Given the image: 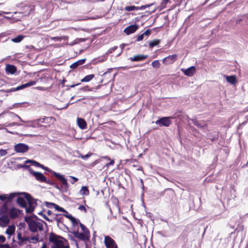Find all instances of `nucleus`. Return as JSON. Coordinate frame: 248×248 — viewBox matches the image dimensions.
<instances>
[{
    "label": "nucleus",
    "mask_w": 248,
    "mask_h": 248,
    "mask_svg": "<svg viewBox=\"0 0 248 248\" xmlns=\"http://www.w3.org/2000/svg\"><path fill=\"white\" fill-rule=\"evenodd\" d=\"M104 243L107 248H118L115 241L109 236L105 237Z\"/></svg>",
    "instance_id": "8"
},
{
    "label": "nucleus",
    "mask_w": 248,
    "mask_h": 248,
    "mask_svg": "<svg viewBox=\"0 0 248 248\" xmlns=\"http://www.w3.org/2000/svg\"><path fill=\"white\" fill-rule=\"evenodd\" d=\"M31 220H33L31 219V217L26 216L25 217V221L28 223V224H29V222Z\"/></svg>",
    "instance_id": "49"
},
{
    "label": "nucleus",
    "mask_w": 248,
    "mask_h": 248,
    "mask_svg": "<svg viewBox=\"0 0 248 248\" xmlns=\"http://www.w3.org/2000/svg\"><path fill=\"white\" fill-rule=\"evenodd\" d=\"M72 233L76 238L82 241H88L90 239V236L84 233L79 232L78 231H74Z\"/></svg>",
    "instance_id": "9"
},
{
    "label": "nucleus",
    "mask_w": 248,
    "mask_h": 248,
    "mask_svg": "<svg viewBox=\"0 0 248 248\" xmlns=\"http://www.w3.org/2000/svg\"><path fill=\"white\" fill-rule=\"evenodd\" d=\"M86 61V59H83L79 60L75 62H74L73 63H72L70 65V67L73 69H75V68H77L78 66L84 64Z\"/></svg>",
    "instance_id": "17"
},
{
    "label": "nucleus",
    "mask_w": 248,
    "mask_h": 248,
    "mask_svg": "<svg viewBox=\"0 0 248 248\" xmlns=\"http://www.w3.org/2000/svg\"><path fill=\"white\" fill-rule=\"evenodd\" d=\"M38 215H39L42 216L43 217V218H44L45 219H46V220H47V221H51V222H52V219H50L48 217H47L46 216V215L42 213V212H41H41H39V213H38Z\"/></svg>",
    "instance_id": "40"
},
{
    "label": "nucleus",
    "mask_w": 248,
    "mask_h": 248,
    "mask_svg": "<svg viewBox=\"0 0 248 248\" xmlns=\"http://www.w3.org/2000/svg\"><path fill=\"white\" fill-rule=\"evenodd\" d=\"M40 168L43 169L46 171H48L51 173L52 175L55 176L58 180H59L64 185V187L63 188V190H62V191H66L68 187V184L67 183V181L66 179L64 177V176L62 174H60L53 171L48 168V167L44 166L43 165L41 164Z\"/></svg>",
    "instance_id": "2"
},
{
    "label": "nucleus",
    "mask_w": 248,
    "mask_h": 248,
    "mask_svg": "<svg viewBox=\"0 0 248 248\" xmlns=\"http://www.w3.org/2000/svg\"><path fill=\"white\" fill-rule=\"evenodd\" d=\"M94 77V75L93 74H91L85 76L84 78H83L81 81L83 82H89L91 81L93 78Z\"/></svg>",
    "instance_id": "27"
},
{
    "label": "nucleus",
    "mask_w": 248,
    "mask_h": 248,
    "mask_svg": "<svg viewBox=\"0 0 248 248\" xmlns=\"http://www.w3.org/2000/svg\"><path fill=\"white\" fill-rule=\"evenodd\" d=\"M64 216L68 218L70 221L74 220H75V217H73L71 214H69L68 213L64 215Z\"/></svg>",
    "instance_id": "43"
},
{
    "label": "nucleus",
    "mask_w": 248,
    "mask_h": 248,
    "mask_svg": "<svg viewBox=\"0 0 248 248\" xmlns=\"http://www.w3.org/2000/svg\"><path fill=\"white\" fill-rule=\"evenodd\" d=\"M36 82L35 81H31L25 84H23L20 86H17L16 88H12L10 89H8L5 91V92L10 93L22 90L26 87H30L31 86L35 85Z\"/></svg>",
    "instance_id": "4"
},
{
    "label": "nucleus",
    "mask_w": 248,
    "mask_h": 248,
    "mask_svg": "<svg viewBox=\"0 0 248 248\" xmlns=\"http://www.w3.org/2000/svg\"><path fill=\"white\" fill-rule=\"evenodd\" d=\"M152 65L155 68H158L160 66V63L158 60H155L152 62Z\"/></svg>",
    "instance_id": "36"
},
{
    "label": "nucleus",
    "mask_w": 248,
    "mask_h": 248,
    "mask_svg": "<svg viewBox=\"0 0 248 248\" xmlns=\"http://www.w3.org/2000/svg\"><path fill=\"white\" fill-rule=\"evenodd\" d=\"M177 57L176 54L169 55L163 59V62L166 64L172 63L176 60Z\"/></svg>",
    "instance_id": "11"
},
{
    "label": "nucleus",
    "mask_w": 248,
    "mask_h": 248,
    "mask_svg": "<svg viewBox=\"0 0 248 248\" xmlns=\"http://www.w3.org/2000/svg\"><path fill=\"white\" fill-rule=\"evenodd\" d=\"M52 40L55 41H60L61 40V37H55L52 38Z\"/></svg>",
    "instance_id": "57"
},
{
    "label": "nucleus",
    "mask_w": 248,
    "mask_h": 248,
    "mask_svg": "<svg viewBox=\"0 0 248 248\" xmlns=\"http://www.w3.org/2000/svg\"><path fill=\"white\" fill-rule=\"evenodd\" d=\"M6 200H7V195H6V194L0 195V200H1L2 201H4Z\"/></svg>",
    "instance_id": "44"
},
{
    "label": "nucleus",
    "mask_w": 248,
    "mask_h": 248,
    "mask_svg": "<svg viewBox=\"0 0 248 248\" xmlns=\"http://www.w3.org/2000/svg\"><path fill=\"white\" fill-rule=\"evenodd\" d=\"M171 123L170 117H162L155 122V124L160 126H169Z\"/></svg>",
    "instance_id": "6"
},
{
    "label": "nucleus",
    "mask_w": 248,
    "mask_h": 248,
    "mask_svg": "<svg viewBox=\"0 0 248 248\" xmlns=\"http://www.w3.org/2000/svg\"><path fill=\"white\" fill-rule=\"evenodd\" d=\"M49 240L50 242L54 243L59 240L57 239V236L53 232H51L49 234Z\"/></svg>",
    "instance_id": "25"
},
{
    "label": "nucleus",
    "mask_w": 248,
    "mask_h": 248,
    "mask_svg": "<svg viewBox=\"0 0 248 248\" xmlns=\"http://www.w3.org/2000/svg\"><path fill=\"white\" fill-rule=\"evenodd\" d=\"M31 240L35 241V242H31L32 243H35L39 241V235L37 234L36 236L31 237L30 238Z\"/></svg>",
    "instance_id": "41"
},
{
    "label": "nucleus",
    "mask_w": 248,
    "mask_h": 248,
    "mask_svg": "<svg viewBox=\"0 0 248 248\" xmlns=\"http://www.w3.org/2000/svg\"><path fill=\"white\" fill-rule=\"evenodd\" d=\"M31 174L33 175L35 179L41 183H45L50 186H53L54 185V183L47 179L46 177L41 172L38 171H35L33 170H31Z\"/></svg>",
    "instance_id": "3"
},
{
    "label": "nucleus",
    "mask_w": 248,
    "mask_h": 248,
    "mask_svg": "<svg viewBox=\"0 0 248 248\" xmlns=\"http://www.w3.org/2000/svg\"><path fill=\"white\" fill-rule=\"evenodd\" d=\"M144 35L142 33L140 35H139L137 38V41H140L141 40H142L144 38Z\"/></svg>",
    "instance_id": "47"
},
{
    "label": "nucleus",
    "mask_w": 248,
    "mask_h": 248,
    "mask_svg": "<svg viewBox=\"0 0 248 248\" xmlns=\"http://www.w3.org/2000/svg\"><path fill=\"white\" fill-rule=\"evenodd\" d=\"M160 43V40L155 39L149 42V45L150 47L152 48L155 46L158 45Z\"/></svg>",
    "instance_id": "23"
},
{
    "label": "nucleus",
    "mask_w": 248,
    "mask_h": 248,
    "mask_svg": "<svg viewBox=\"0 0 248 248\" xmlns=\"http://www.w3.org/2000/svg\"><path fill=\"white\" fill-rule=\"evenodd\" d=\"M46 206L49 208H54L56 204L53 202H45Z\"/></svg>",
    "instance_id": "38"
},
{
    "label": "nucleus",
    "mask_w": 248,
    "mask_h": 248,
    "mask_svg": "<svg viewBox=\"0 0 248 248\" xmlns=\"http://www.w3.org/2000/svg\"><path fill=\"white\" fill-rule=\"evenodd\" d=\"M21 240L22 241V242H25V241H29L30 240V238L29 237H23L22 238V239H21Z\"/></svg>",
    "instance_id": "54"
},
{
    "label": "nucleus",
    "mask_w": 248,
    "mask_h": 248,
    "mask_svg": "<svg viewBox=\"0 0 248 248\" xmlns=\"http://www.w3.org/2000/svg\"><path fill=\"white\" fill-rule=\"evenodd\" d=\"M182 71L184 72L185 75L191 77L194 74L196 71V68L195 66H192L186 69H182Z\"/></svg>",
    "instance_id": "12"
},
{
    "label": "nucleus",
    "mask_w": 248,
    "mask_h": 248,
    "mask_svg": "<svg viewBox=\"0 0 248 248\" xmlns=\"http://www.w3.org/2000/svg\"><path fill=\"white\" fill-rule=\"evenodd\" d=\"M51 119H52L51 117H44V118L39 119L37 120L39 123L47 124V123H48L49 122H46L45 120H51Z\"/></svg>",
    "instance_id": "35"
},
{
    "label": "nucleus",
    "mask_w": 248,
    "mask_h": 248,
    "mask_svg": "<svg viewBox=\"0 0 248 248\" xmlns=\"http://www.w3.org/2000/svg\"><path fill=\"white\" fill-rule=\"evenodd\" d=\"M93 154V153H88L86 154V155H80V157L83 159V160H87L89 157H90Z\"/></svg>",
    "instance_id": "39"
},
{
    "label": "nucleus",
    "mask_w": 248,
    "mask_h": 248,
    "mask_svg": "<svg viewBox=\"0 0 248 248\" xmlns=\"http://www.w3.org/2000/svg\"><path fill=\"white\" fill-rule=\"evenodd\" d=\"M63 246V243L61 240H58L57 242L53 243V246L51 248H61Z\"/></svg>",
    "instance_id": "29"
},
{
    "label": "nucleus",
    "mask_w": 248,
    "mask_h": 248,
    "mask_svg": "<svg viewBox=\"0 0 248 248\" xmlns=\"http://www.w3.org/2000/svg\"><path fill=\"white\" fill-rule=\"evenodd\" d=\"M37 221L35 220H31L29 222V230L32 232H35L37 231Z\"/></svg>",
    "instance_id": "15"
},
{
    "label": "nucleus",
    "mask_w": 248,
    "mask_h": 248,
    "mask_svg": "<svg viewBox=\"0 0 248 248\" xmlns=\"http://www.w3.org/2000/svg\"><path fill=\"white\" fill-rule=\"evenodd\" d=\"M225 78L227 82L231 83V84H234L237 81L236 77L233 76H225Z\"/></svg>",
    "instance_id": "20"
},
{
    "label": "nucleus",
    "mask_w": 248,
    "mask_h": 248,
    "mask_svg": "<svg viewBox=\"0 0 248 248\" xmlns=\"http://www.w3.org/2000/svg\"><path fill=\"white\" fill-rule=\"evenodd\" d=\"M18 168H24L27 169L29 171L30 173H31V170H32V169L30 167V166L25 164H20L18 165Z\"/></svg>",
    "instance_id": "34"
},
{
    "label": "nucleus",
    "mask_w": 248,
    "mask_h": 248,
    "mask_svg": "<svg viewBox=\"0 0 248 248\" xmlns=\"http://www.w3.org/2000/svg\"><path fill=\"white\" fill-rule=\"evenodd\" d=\"M168 2H170V0H163V1H162V2L161 4H162V5H166V4L167 3H168Z\"/></svg>",
    "instance_id": "59"
},
{
    "label": "nucleus",
    "mask_w": 248,
    "mask_h": 248,
    "mask_svg": "<svg viewBox=\"0 0 248 248\" xmlns=\"http://www.w3.org/2000/svg\"><path fill=\"white\" fill-rule=\"evenodd\" d=\"M18 193L15 192L9 194L8 196H7V201L9 202H11L15 197L18 196Z\"/></svg>",
    "instance_id": "32"
},
{
    "label": "nucleus",
    "mask_w": 248,
    "mask_h": 248,
    "mask_svg": "<svg viewBox=\"0 0 248 248\" xmlns=\"http://www.w3.org/2000/svg\"><path fill=\"white\" fill-rule=\"evenodd\" d=\"M70 177L72 179V181H71V183L72 184H74L75 183L77 182L78 180V178L74 176H70Z\"/></svg>",
    "instance_id": "45"
},
{
    "label": "nucleus",
    "mask_w": 248,
    "mask_h": 248,
    "mask_svg": "<svg viewBox=\"0 0 248 248\" xmlns=\"http://www.w3.org/2000/svg\"><path fill=\"white\" fill-rule=\"evenodd\" d=\"M72 222V225L73 227H76L79 223V220L76 218H75V220H72L71 221Z\"/></svg>",
    "instance_id": "42"
},
{
    "label": "nucleus",
    "mask_w": 248,
    "mask_h": 248,
    "mask_svg": "<svg viewBox=\"0 0 248 248\" xmlns=\"http://www.w3.org/2000/svg\"><path fill=\"white\" fill-rule=\"evenodd\" d=\"M10 222V219L7 215H3L0 217V226L5 227Z\"/></svg>",
    "instance_id": "14"
},
{
    "label": "nucleus",
    "mask_w": 248,
    "mask_h": 248,
    "mask_svg": "<svg viewBox=\"0 0 248 248\" xmlns=\"http://www.w3.org/2000/svg\"><path fill=\"white\" fill-rule=\"evenodd\" d=\"M23 194L24 195V198L18 197L16 202L20 207L25 208L27 213H31L37 205L36 200L32 198L28 193H23Z\"/></svg>",
    "instance_id": "1"
},
{
    "label": "nucleus",
    "mask_w": 248,
    "mask_h": 248,
    "mask_svg": "<svg viewBox=\"0 0 248 248\" xmlns=\"http://www.w3.org/2000/svg\"><path fill=\"white\" fill-rule=\"evenodd\" d=\"M4 248H11L7 244H4Z\"/></svg>",
    "instance_id": "64"
},
{
    "label": "nucleus",
    "mask_w": 248,
    "mask_h": 248,
    "mask_svg": "<svg viewBox=\"0 0 248 248\" xmlns=\"http://www.w3.org/2000/svg\"><path fill=\"white\" fill-rule=\"evenodd\" d=\"M81 90H83V91H90V89H89V87L88 86H85L83 88L81 89Z\"/></svg>",
    "instance_id": "60"
},
{
    "label": "nucleus",
    "mask_w": 248,
    "mask_h": 248,
    "mask_svg": "<svg viewBox=\"0 0 248 248\" xmlns=\"http://www.w3.org/2000/svg\"><path fill=\"white\" fill-rule=\"evenodd\" d=\"M114 163V161L113 160H110V161L109 162H108V163H107L106 164V166L107 167H108L109 166H111V165H113Z\"/></svg>",
    "instance_id": "55"
},
{
    "label": "nucleus",
    "mask_w": 248,
    "mask_h": 248,
    "mask_svg": "<svg viewBox=\"0 0 248 248\" xmlns=\"http://www.w3.org/2000/svg\"><path fill=\"white\" fill-rule=\"evenodd\" d=\"M79 194L81 195H88L89 194V191L86 186L82 187L79 191Z\"/></svg>",
    "instance_id": "24"
},
{
    "label": "nucleus",
    "mask_w": 248,
    "mask_h": 248,
    "mask_svg": "<svg viewBox=\"0 0 248 248\" xmlns=\"http://www.w3.org/2000/svg\"><path fill=\"white\" fill-rule=\"evenodd\" d=\"M41 222H37V229L39 230L40 231H42L43 230V223H44L46 226V222L44 221L43 220L40 219Z\"/></svg>",
    "instance_id": "31"
},
{
    "label": "nucleus",
    "mask_w": 248,
    "mask_h": 248,
    "mask_svg": "<svg viewBox=\"0 0 248 248\" xmlns=\"http://www.w3.org/2000/svg\"><path fill=\"white\" fill-rule=\"evenodd\" d=\"M79 225L81 230L83 231V233L90 236V232L89 230L86 228V227L81 223H79Z\"/></svg>",
    "instance_id": "30"
},
{
    "label": "nucleus",
    "mask_w": 248,
    "mask_h": 248,
    "mask_svg": "<svg viewBox=\"0 0 248 248\" xmlns=\"http://www.w3.org/2000/svg\"><path fill=\"white\" fill-rule=\"evenodd\" d=\"M77 124L79 127L81 129H84L87 127V123L83 118H78L77 119Z\"/></svg>",
    "instance_id": "16"
},
{
    "label": "nucleus",
    "mask_w": 248,
    "mask_h": 248,
    "mask_svg": "<svg viewBox=\"0 0 248 248\" xmlns=\"http://www.w3.org/2000/svg\"><path fill=\"white\" fill-rule=\"evenodd\" d=\"M13 115H14L15 117H16L18 118L19 121L21 122H26L25 121L22 120L21 119V118L18 115H17V114H13Z\"/></svg>",
    "instance_id": "56"
},
{
    "label": "nucleus",
    "mask_w": 248,
    "mask_h": 248,
    "mask_svg": "<svg viewBox=\"0 0 248 248\" xmlns=\"http://www.w3.org/2000/svg\"><path fill=\"white\" fill-rule=\"evenodd\" d=\"M17 214L18 215H22L23 214V211L19 209H17Z\"/></svg>",
    "instance_id": "63"
},
{
    "label": "nucleus",
    "mask_w": 248,
    "mask_h": 248,
    "mask_svg": "<svg viewBox=\"0 0 248 248\" xmlns=\"http://www.w3.org/2000/svg\"><path fill=\"white\" fill-rule=\"evenodd\" d=\"M16 227L14 225H11L8 226L6 229L5 233L11 236L13 235L15 232Z\"/></svg>",
    "instance_id": "22"
},
{
    "label": "nucleus",
    "mask_w": 248,
    "mask_h": 248,
    "mask_svg": "<svg viewBox=\"0 0 248 248\" xmlns=\"http://www.w3.org/2000/svg\"><path fill=\"white\" fill-rule=\"evenodd\" d=\"M9 214L10 217L12 219L16 218L18 217L17 209L15 207L10 208Z\"/></svg>",
    "instance_id": "18"
},
{
    "label": "nucleus",
    "mask_w": 248,
    "mask_h": 248,
    "mask_svg": "<svg viewBox=\"0 0 248 248\" xmlns=\"http://www.w3.org/2000/svg\"><path fill=\"white\" fill-rule=\"evenodd\" d=\"M78 209L81 211H84V212L86 211V209L85 207L83 205H80L78 207Z\"/></svg>",
    "instance_id": "51"
},
{
    "label": "nucleus",
    "mask_w": 248,
    "mask_h": 248,
    "mask_svg": "<svg viewBox=\"0 0 248 248\" xmlns=\"http://www.w3.org/2000/svg\"><path fill=\"white\" fill-rule=\"evenodd\" d=\"M142 33L144 35V36H148L151 34V31L148 29Z\"/></svg>",
    "instance_id": "50"
},
{
    "label": "nucleus",
    "mask_w": 248,
    "mask_h": 248,
    "mask_svg": "<svg viewBox=\"0 0 248 248\" xmlns=\"http://www.w3.org/2000/svg\"><path fill=\"white\" fill-rule=\"evenodd\" d=\"M153 3H151L149 4L142 5L141 6H135L134 5L127 6L124 8V10L127 12L132 11L134 10H142L145 9L147 8L152 6V5H153Z\"/></svg>",
    "instance_id": "7"
},
{
    "label": "nucleus",
    "mask_w": 248,
    "mask_h": 248,
    "mask_svg": "<svg viewBox=\"0 0 248 248\" xmlns=\"http://www.w3.org/2000/svg\"><path fill=\"white\" fill-rule=\"evenodd\" d=\"M7 152L5 150L1 149L0 150V154L1 156L5 155L7 154Z\"/></svg>",
    "instance_id": "48"
},
{
    "label": "nucleus",
    "mask_w": 248,
    "mask_h": 248,
    "mask_svg": "<svg viewBox=\"0 0 248 248\" xmlns=\"http://www.w3.org/2000/svg\"><path fill=\"white\" fill-rule=\"evenodd\" d=\"M6 71L7 73L13 74L16 72V67L13 65L7 64L6 67Z\"/></svg>",
    "instance_id": "19"
},
{
    "label": "nucleus",
    "mask_w": 248,
    "mask_h": 248,
    "mask_svg": "<svg viewBox=\"0 0 248 248\" xmlns=\"http://www.w3.org/2000/svg\"><path fill=\"white\" fill-rule=\"evenodd\" d=\"M118 48V46H114L110 48H109L107 52L105 53V54L104 55V57L105 58V59H106V58L108 56V55L109 54L112 53L116 49H117Z\"/></svg>",
    "instance_id": "28"
},
{
    "label": "nucleus",
    "mask_w": 248,
    "mask_h": 248,
    "mask_svg": "<svg viewBox=\"0 0 248 248\" xmlns=\"http://www.w3.org/2000/svg\"><path fill=\"white\" fill-rule=\"evenodd\" d=\"M193 124L196 126L198 128L203 129L205 127H206V125L204 123H201L196 119H191Z\"/></svg>",
    "instance_id": "21"
},
{
    "label": "nucleus",
    "mask_w": 248,
    "mask_h": 248,
    "mask_svg": "<svg viewBox=\"0 0 248 248\" xmlns=\"http://www.w3.org/2000/svg\"><path fill=\"white\" fill-rule=\"evenodd\" d=\"M52 186H54V187L56 188L57 189H59V190H61V189L62 188V187H60L59 185L57 184H56L54 183V185H53Z\"/></svg>",
    "instance_id": "58"
},
{
    "label": "nucleus",
    "mask_w": 248,
    "mask_h": 248,
    "mask_svg": "<svg viewBox=\"0 0 248 248\" xmlns=\"http://www.w3.org/2000/svg\"><path fill=\"white\" fill-rule=\"evenodd\" d=\"M60 215H61L60 214ZM59 215L56 214L53 218V220L57 221L58 225H59V223H62V220L63 219L62 217H59Z\"/></svg>",
    "instance_id": "33"
},
{
    "label": "nucleus",
    "mask_w": 248,
    "mask_h": 248,
    "mask_svg": "<svg viewBox=\"0 0 248 248\" xmlns=\"http://www.w3.org/2000/svg\"><path fill=\"white\" fill-rule=\"evenodd\" d=\"M24 37L23 35H19L16 37L11 39V41L14 43H19L23 39Z\"/></svg>",
    "instance_id": "26"
},
{
    "label": "nucleus",
    "mask_w": 248,
    "mask_h": 248,
    "mask_svg": "<svg viewBox=\"0 0 248 248\" xmlns=\"http://www.w3.org/2000/svg\"><path fill=\"white\" fill-rule=\"evenodd\" d=\"M32 161H33V160L28 159V160H26L25 163H31V165H32Z\"/></svg>",
    "instance_id": "61"
},
{
    "label": "nucleus",
    "mask_w": 248,
    "mask_h": 248,
    "mask_svg": "<svg viewBox=\"0 0 248 248\" xmlns=\"http://www.w3.org/2000/svg\"><path fill=\"white\" fill-rule=\"evenodd\" d=\"M5 240H6L5 237L2 235H0V242L3 243L5 241Z\"/></svg>",
    "instance_id": "52"
},
{
    "label": "nucleus",
    "mask_w": 248,
    "mask_h": 248,
    "mask_svg": "<svg viewBox=\"0 0 248 248\" xmlns=\"http://www.w3.org/2000/svg\"><path fill=\"white\" fill-rule=\"evenodd\" d=\"M148 58V56L146 55L139 54L134 56L133 57L129 58L131 61L132 62H140Z\"/></svg>",
    "instance_id": "13"
},
{
    "label": "nucleus",
    "mask_w": 248,
    "mask_h": 248,
    "mask_svg": "<svg viewBox=\"0 0 248 248\" xmlns=\"http://www.w3.org/2000/svg\"><path fill=\"white\" fill-rule=\"evenodd\" d=\"M22 124H19L18 123H16V122H14V123H12V124H10V126H20Z\"/></svg>",
    "instance_id": "53"
},
{
    "label": "nucleus",
    "mask_w": 248,
    "mask_h": 248,
    "mask_svg": "<svg viewBox=\"0 0 248 248\" xmlns=\"http://www.w3.org/2000/svg\"><path fill=\"white\" fill-rule=\"evenodd\" d=\"M54 208L58 211L67 213V212L64 208L59 206L57 204L55 205Z\"/></svg>",
    "instance_id": "37"
},
{
    "label": "nucleus",
    "mask_w": 248,
    "mask_h": 248,
    "mask_svg": "<svg viewBox=\"0 0 248 248\" xmlns=\"http://www.w3.org/2000/svg\"><path fill=\"white\" fill-rule=\"evenodd\" d=\"M80 83H77V84H72V85H70V86L68 85V86H68V87H71V88H74V87H75V86H78V85H80Z\"/></svg>",
    "instance_id": "62"
},
{
    "label": "nucleus",
    "mask_w": 248,
    "mask_h": 248,
    "mask_svg": "<svg viewBox=\"0 0 248 248\" xmlns=\"http://www.w3.org/2000/svg\"><path fill=\"white\" fill-rule=\"evenodd\" d=\"M41 165V164L40 163H39V162H38L35 160H33V161H32V165H31L32 166L40 167Z\"/></svg>",
    "instance_id": "46"
},
{
    "label": "nucleus",
    "mask_w": 248,
    "mask_h": 248,
    "mask_svg": "<svg viewBox=\"0 0 248 248\" xmlns=\"http://www.w3.org/2000/svg\"><path fill=\"white\" fill-rule=\"evenodd\" d=\"M139 28V26L137 24H133L127 27L124 30V32L127 34L129 35L132 33L135 32Z\"/></svg>",
    "instance_id": "10"
},
{
    "label": "nucleus",
    "mask_w": 248,
    "mask_h": 248,
    "mask_svg": "<svg viewBox=\"0 0 248 248\" xmlns=\"http://www.w3.org/2000/svg\"><path fill=\"white\" fill-rule=\"evenodd\" d=\"M14 149L16 153H24L27 152L29 148V146L27 144L22 143H19L15 145Z\"/></svg>",
    "instance_id": "5"
}]
</instances>
